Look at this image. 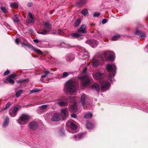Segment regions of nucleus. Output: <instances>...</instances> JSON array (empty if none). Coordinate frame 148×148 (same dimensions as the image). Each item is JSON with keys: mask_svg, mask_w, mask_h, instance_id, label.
Wrapping results in <instances>:
<instances>
[{"mask_svg": "<svg viewBox=\"0 0 148 148\" xmlns=\"http://www.w3.org/2000/svg\"><path fill=\"white\" fill-rule=\"evenodd\" d=\"M120 37L119 34H117L114 36L112 38V40H113L116 41Z\"/></svg>", "mask_w": 148, "mask_h": 148, "instance_id": "obj_30", "label": "nucleus"}, {"mask_svg": "<svg viewBox=\"0 0 148 148\" xmlns=\"http://www.w3.org/2000/svg\"><path fill=\"white\" fill-rule=\"evenodd\" d=\"M105 76V75L103 73H100L98 72L93 75L94 78L97 80H100L102 78Z\"/></svg>", "mask_w": 148, "mask_h": 148, "instance_id": "obj_13", "label": "nucleus"}, {"mask_svg": "<svg viewBox=\"0 0 148 148\" xmlns=\"http://www.w3.org/2000/svg\"><path fill=\"white\" fill-rule=\"evenodd\" d=\"M16 75L15 74H12L11 75H10L9 76V77L11 78V79L12 78H14V77H16Z\"/></svg>", "mask_w": 148, "mask_h": 148, "instance_id": "obj_52", "label": "nucleus"}, {"mask_svg": "<svg viewBox=\"0 0 148 148\" xmlns=\"http://www.w3.org/2000/svg\"><path fill=\"white\" fill-rule=\"evenodd\" d=\"M79 48L80 49H81V50L80 51L84 53H85V54H84V55H82V56H88L87 54V52L85 50V49H82V47H79Z\"/></svg>", "mask_w": 148, "mask_h": 148, "instance_id": "obj_34", "label": "nucleus"}, {"mask_svg": "<svg viewBox=\"0 0 148 148\" xmlns=\"http://www.w3.org/2000/svg\"><path fill=\"white\" fill-rule=\"evenodd\" d=\"M74 99V97L73 96H71L67 100V102H71L73 101V99Z\"/></svg>", "mask_w": 148, "mask_h": 148, "instance_id": "obj_44", "label": "nucleus"}, {"mask_svg": "<svg viewBox=\"0 0 148 148\" xmlns=\"http://www.w3.org/2000/svg\"><path fill=\"white\" fill-rule=\"evenodd\" d=\"M34 41L36 43H38L39 42V40L38 39H34Z\"/></svg>", "mask_w": 148, "mask_h": 148, "instance_id": "obj_57", "label": "nucleus"}, {"mask_svg": "<svg viewBox=\"0 0 148 148\" xmlns=\"http://www.w3.org/2000/svg\"><path fill=\"white\" fill-rule=\"evenodd\" d=\"M66 60L68 61H71L74 60L73 56L72 54L67 55L66 58Z\"/></svg>", "mask_w": 148, "mask_h": 148, "instance_id": "obj_27", "label": "nucleus"}, {"mask_svg": "<svg viewBox=\"0 0 148 148\" xmlns=\"http://www.w3.org/2000/svg\"><path fill=\"white\" fill-rule=\"evenodd\" d=\"M30 128L33 130H36L38 127V123L36 122L32 121L29 124Z\"/></svg>", "mask_w": 148, "mask_h": 148, "instance_id": "obj_12", "label": "nucleus"}, {"mask_svg": "<svg viewBox=\"0 0 148 148\" xmlns=\"http://www.w3.org/2000/svg\"><path fill=\"white\" fill-rule=\"evenodd\" d=\"M86 125L87 128L89 129H91L93 127V125L89 122H87Z\"/></svg>", "mask_w": 148, "mask_h": 148, "instance_id": "obj_29", "label": "nucleus"}, {"mask_svg": "<svg viewBox=\"0 0 148 148\" xmlns=\"http://www.w3.org/2000/svg\"><path fill=\"white\" fill-rule=\"evenodd\" d=\"M59 134L60 136H63L64 135V132L63 130H61L59 131Z\"/></svg>", "mask_w": 148, "mask_h": 148, "instance_id": "obj_49", "label": "nucleus"}, {"mask_svg": "<svg viewBox=\"0 0 148 148\" xmlns=\"http://www.w3.org/2000/svg\"><path fill=\"white\" fill-rule=\"evenodd\" d=\"M81 79L82 84L84 86H86L88 85L91 80L90 77L87 75L82 77L81 78Z\"/></svg>", "mask_w": 148, "mask_h": 148, "instance_id": "obj_5", "label": "nucleus"}, {"mask_svg": "<svg viewBox=\"0 0 148 148\" xmlns=\"http://www.w3.org/2000/svg\"><path fill=\"white\" fill-rule=\"evenodd\" d=\"M106 69L107 71L110 73L109 75V79L111 81H114V77L116 73V67L114 64H109L107 65Z\"/></svg>", "mask_w": 148, "mask_h": 148, "instance_id": "obj_1", "label": "nucleus"}, {"mask_svg": "<svg viewBox=\"0 0 148 148\" xmlns=\"http://www.w3.org/2000/svg\"><path fill=\"white\" fill-rule=\"evenodd\" d=\"M11 7L12 8H17L18 7V5L16 3H12L11 4Z\"/></svg>", "mask_w": 148, "mask_h": 148, "instance_id": "obj_39", "label": "nucleus"}, {"mask_svg": "<svg viewBox=\"0 0 148 148\" xmlns=\"http://www.w3.org/2000/svg\"><path fill=\"white\" fill-rule=\"evenodd\" d=\"M4 82L6 83L13 84L14 83V81L11 78L8 77L6 79L5 81H4Z\"/></svg>", "mask_w": 148, "mask_h": 148, "instance_id": "obj_22", "label": "nucleus"}, {"mask_svg": "<svg viewBox=\"0 0 148 148\" xmlns=\"http://www.w3.org/2000/svg\"><path fill=\"white\" fill-rule=\"evenodd\" d=\"M48 106L47 105H44L39 106V108L42 110L46 109L47 107Z\"/></svg>", "mask_w": 148, "mask_h": 148, "instance_id": "obj_45", "label": "nucleus"}, {"mask_svg": "<svg viewBox=\"0 0 148 148\" xmlns=\"http://www.w3.org/2000/svg\"><path fill=\"white\" fill-rule=\"evenodd\" d=\"M87 68H85L83 71V73H84L87 71Z\"/></svg>", "mask_w": 148, "mask_h": 148, "instance_id": "obj_58", "label": "nucleus"}, {"mask_svg": "<svg viewBox=\"0 0 148 148\" xmlns=\"http://www.w3.org/2000/svg\"><path fill=\"white\" fill-rule=\"evenodd\" d=\"M81 14L84 16H86L88 14V10L86 9L83 10L81 12Z\"/></svg>", "mask_w": 148, "mask_h": 148, "instance_id": "obj_26", "label": "nucleus"}, {"mask_svg": "<svg viewBox=\"0 0 148 148\" xmlns=\"http://www.w3.org/2000/svg\"><path fill=\"white\" fill-rule=\"evenodd\" d=\"M0 9L4 13H7L8 12L7 9L5 7H1Z\"/></svg>", "mask_w": 148, "mask_h": 148, "instance_id": "obj_37", "label": "nucleus"}, {"mask_svg": "<svg viewBox=\"0 0 148 148\" xmlns=\"http://www.w3.org/2000/svg\"><path fill=\"white\" fill-rule=\"evenodd\" d=\"M32 3H31V2L29 3H28V6L29 7H31L32 6Z\"/></svg>", "mask_w": 148, "mask_h": 148, "instance_id": "obj_56", "label": "nucleus"}, {"mask_svg": "<svg viewBox=\"0 0 148 148\" xmlns=\"http://www.w3.org/2000/svg\"><path fill=\"white\" fill-rule=\"evenodd\" d=\"M65 45V43H63L61 44V47H63L64 48H69V45H66L67 46H64V45Z\"/></svg>", "mask_w": 148, "mask_h": 148, "instance_id": "obj_48", "label": "nucleus"}, {"mask_svg": "<svg viewBox=\"0 0 148 148\" xmlns=\"http://www.w3.org/2000/svg\"><path fill=\"white\" fill-rule=\"evenodd\" d=\"M71 116V117L74 118H76L77 117L76 115L75 114H72Z\"/></svg>", "mask_w": 148, "mask_h": 148, "instance_id": "obj_55", "label": "nucleus"}, {"mask_svg": "<svg viewBox=\"0 0 148 148\" xmlns=\"http://www.w3.org/2000/svg\"><path fill=\"white\" fill-rule=\"evenodd\" d=\"M99 64L98 61L96 59H94L92 61V65L94 67H96Z\"/></svg>", "mask_w": 148, "mask_h": 148, "instance_id": "obj_28", "label": "nucleus"}, {"mask_svg": "<svg viewBox=\"0 0 148 148\" xmlns=\"http://www.w3.org/2000/svg\"><path fill=\"white\" fill-rule=\"evenodd\" d=\"M58 104L60 106H64L66 105V102H64L63 101H61L58 102Z\"/></svg>", "mask_w": 148, "mask_h": 148, "instance_id": "obj_41", "label": "nucleus"}, {"mask_svg": "<svg viewBox=\"0 0 148 148\" xmlns=\"http://www.w3.org/2000/svg\"><path fill=\"white\" fill-rule=\"evenodd\" d=\"M24 80L21 79L17 81V82L18 83H22L24 82Z\"/></svg>", "mask_w": 148, "mask_h": 148, "instance_id": "obj_53", "label": "nucleus"}, {"mask_svg": "<svg viewBox=\"0 0 148 148\" xmlns=\"http://www.w3.org/2000/svg\"><path fill=\"white\" fill-rule=\"evenodd\" d=\"M100 84L101 86V90L103 92L106 91L110 88L109 83L108 81H101Z\"/></svg>", "mask_w": 148, "mask_h": 148, "instance_id": "obj_6", "label": "nucleus"}, {"mask_svg": "<svg viewBox=\"0 0 148 148\" xmlns=\"http://www.w3.org/2000/svg\"><path fill=\"white\" fill-rule=\"evenodd\" d=\"M92 88L97 91H99V86L98 84L95 83L92 85Z\"/></svg>", "mask_w": 148, "mask_h": 148, "instance_id": "obj_21", "label": "nucleus"}, {"mask_svg": "<svg viewBox=\"0 0 148 148\" xmlns=\"http://www.w3.org/2000/svg\"><path fill=\"white\" fill-rule=\"evenodd\" d=\"M69 75V73L66 72H64L62 74V75L61 76L62 77H65L68 76Z\"/></svg>", "mask_w": 148, "mask_h": 148, "instance_id": "obj_46", "label": "nucleus"}, {"mask_svg": "<svg viewBox=\"0 0 148 148\" xmlns=\"http://www.w3.org/2000/svg\"><path fill=\"white\" fill-rule=\"evenodd\" d=\"M80 36V34L77 33H74L72 34L71 36L72 38H77L79 37Z\"/></svg>", "mask_w": 148, "mask_h": 148, "instance_id": "obj_36", "label": "nucleus"}, {"mask_svg": "<svg viewBox=\"0 0 148 148\" xmlns=\"http://www.w3.org/2000/svg\"><path fill=\"white\" fill-rule=\"evenodd\" d=\"M107 21V20L106 19H103V20H102V23L103 24H105V23H106Z\"/></svg>", "mask_w": 148, "mask_h": 148, "instance_id": "obj_54", "label": "nucleus"}, {"mask_svg": "<svg viewBox=\"0 0 148 148\" xmlns=\"http://www.w3.org/2000/svg\"><path fill=\"white\" fill-rule=\"evenodd\" d=\"M43 25L44 27V29L42 32L38 33L39 34L43 35H45L48 33L50 31L52 28V26L51 24L49 23L44 22L43 23Z\"/></svg>", "mask_w": 148, "mask_h": 148, "instance_id": "obj_4", "label": "nucleus"}, {"mask_svg": "<svg viewBox=\"0 0 148 148\" xmlns=\"http://www.w3.org/2000/svg\"><path fill=\"white\" fill-rule=\"evenodd\" d=\"M87 2V0H79L77 2V6L81 7L86 4Z\"/></svg>", "mask_w": 148, "mask_h": 148, "instance_id": "obj_15", "label": "nucleus"}, {"mask_svg": "<svg viewBox=\"0 0 148 148\" xmlns=\"http://www.w3.org/2000/svg\"><path fill=\"white\" fill-rule=\"evenodd\" d=\"M23 91V90H19L16 92V96L17 97H19L22 93Z\"/></svg>", "mask_w": 148, "mask_h": 148, "instance_id": "obj_32", "label": "nucleus"}, {"mask_svg": "<svg viewBox=\"0 0 148 148\" xmlns=\"http://www.w3.org/2000/svg\"><path fill=\"white\" fill-rule=\"evenodd\" d=\"M86 26L85 25H82L80 28L78 29V32L82 33H85L86 32Z\"/></svg>", "mask_w": 148, "mask_h": 148, "instance_id": "obj_18", "label": "nucleus"}, {"mask_svg": "<svg viewBox=\"0 0 148 148\" xmlns=\"http://www.w3.org/2000/svg\"><path fill=\"white\" fill-rule=\"evenodd\" d=\"M40 90L39 89L35 88L32 90L30 92L31 93H34L37 92H38Z\"/></svg>", "mask_w": 148, "mask_h": 148, "instance_id": "obj_42", "label": "nucleus"}, {"mask_svg": "<svg viewBox=\"0 0 148 148\" xmlns=\"http://www.w3.org/2000/svg\"><path fill=\"white\" fill-rule=\"evenodd\" d=\"M64 90L65 92H73L76 90L75 83L71 81H68L65 84Z\"/></svg>", "mask_w": 148, "mask_h": 148, "instance_id": "obj_2", "label": "nucleus"}, {"mask_svg": "<svg viewBox=\"0 0 148 148\" xmlns=\"http://www.w3.org/2000/svg\"><path fill=\"white\" fill-rule=\"evenodd\" d=\"M15 42L18 45L19 43L20 42L22 46L24 47H27L31 49L32 48V47L33 46L30 44L29 43H26V41H25V42L20 41L19 40L18 38H16L15 39Z\"/></svg>", "mask_w": 148, "mask_h": 148, "instance_id": "obj_8", "label": "nucleus"}, {"mask_svg": "<svg viewBox=\"0 0 148 148\" xmlns=\"http://www.w3.org/2000/svg\"><path fill=\"white\" fill-rule=\"evenodd\" d=\"M61 114L63 118H66L68 116V112L67 109H62L61 111Z\"/></svg>", "mask_w": 148, "mask_h": 148, "instance_id": "obj_17", "label": "nucleus"}, {"mask_svg": "<svg viewBox=\"0 0 148 148\" xmlns=\"http://www.w3.org/2000/svg\"><path fill=\"white\" fill-rule=\"evenodd\" d=\"M92 116V114L90 112L86 114L84 116V118L86 119H89L91 118Z\"/></svg>", "mask_w": 148, "mask_h": 148, "instance_id": "obj_31", "label": "nucleus"}, {"mask_svg": "<svg viewBox=\"0 0 148 148\" xmlns=\"http://www.w3.org/2000/svg\"><path fill=\"white\" fill-rule=\"evenodd\" d=\"M135 33L136 34H138L140 38L142 39H144L146 38V34L143 32H140L139 31L137 30L136 32Z\"/></svg>", "mask_w": 148, "mask_h": 148, "instance_id": "obj_19", "label": "nucleus"}, {"mask_svg": "<svg viewBox=\"0 0 148 148\" xmlns=\"http://www.w3.org/2000/svg\"><path fill=\"white\" fill-rule=\"evenodd\" d=\"M83 133L81 134H77L75 135L74 139L75 140H78L81 139L84 136Z\"/></svg>", "mask_w": 148, "mask_h": 148, "instance_id": "obj_20", "label": "nucleus"}, {"mask_svg": "<svg viewBox=\"0 0 148 148\" xmlns=\"http://www.w3.org/2000/svg\"><path fill=\"white\" fill-rule=\"evenodd\" d=\"M11 103L10 102H8L6 105L5 107L3 109L4 110H5L8 109L9 107L11 105Z\"/></svg>", "mask_w": 148, "mask_h": 148, "instance_id": "obj_43", "label": "nucleus"}, {"mask_svg": "<svg viewBox=\"0 0 148 148\" xmlns=\"http://www.w3.org/2000/svg\"><path fill=\"white\" fill-rule=\"evenodd\" d=\"M100 15V13H99L95 12L93 13V17H98Z\"/></svg>", "mask_w": 148, "mask_h": 148, "instance_id": "obj_47", "label": "nucleus"}, {"mask_svg": "<svg viewBox=\"0 0 148 148\" xmlns=\"http://www.w3.org/2000/svg\"><path fill=\"white\" fill-rule=\"evenodd\" d=\"M86 95L83 94L81 96L80 103L82 105L84 108H86L87 106L86 104Z\"/></svg>", "mask_w": 148, "mask_h": 148, "instance_id": "obj_11", "label": "nucleus"}, {"mask_svg": "<svg viewBox=\"0 0 148 148\" xmlns=\"http://www.w3.org/2000/svg\"><path fill=\"white\" fill-rule=\"evenodd\" d=\"M71 108L72 109L73 112H75L77 110V106L75 104H73L71 106Z\"/></svg>", "mask_w": 148, "mask_h": 148, "instance_id": "obj_35", "label": "nucleus"}, {"mask_svg": "<svg viewBox=\"0 0 148 148\" xmlns=\"http://www.w3.org/2000/svg\"><path fill=\"white\" fill-rule=\"evenodd\" d=\"M60 115L59 113H55L51 118V120L53 121H59L60 119Z\"/></svg>", "mask_w": 148, "mask_h": 148, "instance_id": "obj_16", "label": "nucleus"}, {"mask_svg": "<svg viewBox=\"0 0 148 148\" xmlns=\"http://www.w3.org/2000/svg\"><path fill=\"white\" fill-rule=\"evenodd\" d=\"M31 49L39 54H41L42 53L41 51L36 48L34 47L33 46H32V48Z\"/></svg>", "mask_w": 148, "mask_h": 148, "instance_id": "obj_23", "label": "nucleus"}, {"mask_svg": "<svg viewBox=\"0 0 148 148\" xmlns=\"http://www.w3.org/2000/svg\"><path fill=\"white\" fill-rule=\"evenodd\" d=\"M20 108L21 107L20 106H16L13 109L10 110L9 112L10 116L12 117H15L17 114L18 111Z\"/></svg>", "mask_w": 148, "mask_h": 148, "instance_id": "obj_7", "label": "nucleus"}, {"mask_svg": "<svg viewBox=\"0 0 148 148\" xmlns=\"http://www.w3.org/2000/svg\"><path fill=\"white\" fill-rule=\"evenodd\" d=\"M81 22V20L80 18L78 19L76 21L75 23V27H76L78 26L80 24Z\"/></svg>", "mask_w": 148, "mask_h": 148, "instance_id": "obj_33", "label": "nucleus"}, {"mask_svg": "<svg viewBox=\"0 0 148 148\" xmlns=\"http://www.w3.org/2000/svg\"><path fill=\"white\" fill-rule=\"evenodd\" d=\"M104 56H106L107 55H108V60H109L111 61L113 60L114 58V53L113 51H106L104 53Z\"/></svg>", "mask_w": 148, "mask_h": 148, "instance_id": "obj_10", "label": "nucleus"}, {"mask_svg": "<svg viewBox=\"0 0 148 148\" xmlns=\"http://www.w3.org/2000/svg\"><path fill=\"white\" fill-rule=\"evenodd\" d=\"M29 18L27 20V22L29 24L34 23L35 21V18L31 12L28 13Z\"/></svg>", "mask_w": 148, "mask_h": 148, "instance_id": "obj_14", "label": "nucleus"}, {"mask_svg": "<svg viewBox=\"0 0 148 148\" xmlns=\"http://www.w3.org/2000/svg\"><path fill=\"white\" fill-rule=\"evenodd\" d=\"M10 73V71L9 70H7L4 73V75H6L9 74Z\"/></svg>", "mask_w": 148, "mask_h": 148, "instance_id": "obj_51", "label": "nucleus"}, {"mask_svg": "<svg viewBox=\"0 0 148 148\" xmlns=\"http://www.w3.org/2000/svg\"><path fill=\"white\" fill-rule=\"evenodd\" d=\"M63 32L60 30H58V32L56 34L59 35H63Z\"/></svg>", "mask_w": 148, "mask_h": 148, "instance_id": "obj_50", "label": "nucleus"}, {"mask_svg": "<svg viewBox=\"0 0 148 148\" xmlns=\"http://www.w3.org/2000/svg\"><path fill=\"white\" fill-rule=\"evenodd\" d=\"M13 19L14 22H18L19 21L18 17L16 15H14L13 17Z\"/></svg>", "mask_w": 148, "mask_h": 148, "instance_id": "obj_40", "label": "nucleus"}, {"mask_svg": "<svg viewBox=\"0 0 148 148\" xmlns=\"http://www.w3.org/2000/svg\"><path fill=\"white\" fill-rule=\"evenodd\" d=\"M98 42L96 40H93L92 42H91L90 45L93 48L96 47L97 45L98 44Z\"/></svg>", "mask_w": 148, "mask_h": 148, "instance_id": "obj_24", "label": "nucleus"}, {"mask_svg": "<svg viewBox=\"0 0 148 148\" xmlns=\"http://www.w3.org/2000/svg\"><path fill=\"white\" fill-rule=\"evenodd\" d=\"M49 73L50 72L49 71H46L45 72L44 75H41V77L42 78H43L45 77H46L48 75Z\"/></svg>", "mask_w": 148, "mask_h": 148, "instance_id": "obj_38", "label": "nucleus"}, {"mask_svg": "<svg viewBox=\"0 0 148 148\" xmlns=\"http://www.w3.org/2000/svg\"><path fill=\"white\" fill-rule=\"evenodd\" d=\"M9 123V118L8 116H6L5 120L3 124V127H5Z\"/></svg>", "mask_w": 148, "mask_h": 148, "instance_id": "obj_25", "label": "nucleus"}, {"mask_svg": "<svg viewBox=\"0 0 148 148\" xmlns=\"http://www.w3.org/2000/svg\"><path fill=\"white\" fill-rule=\"evenodd\" d=\"M30 116L27 114H23L17 120V122L21 125H24L27 123Z\"/></svg>", "mask_w": 148, "mask_h": 148, "instance_id": "obj_3", "label": "nucleus"}, {"mask_svg": "<svg viewBox=\"0 0 148 148\" xmlns=\"http://www.w3.org/2000/svg\"><path fill=\"white\" fill-rule=\"evenodd\" d=\"M66 125H70L71 128V130L70 131V132L72 133H75L76 132V130L77 129V126L72 122L71 121H68L66 124Z\"/></svg>", "mask_w": 148, "mask_h": 148, "instance_id": "obj_9", "label": "nucleus"}]
</instances>
